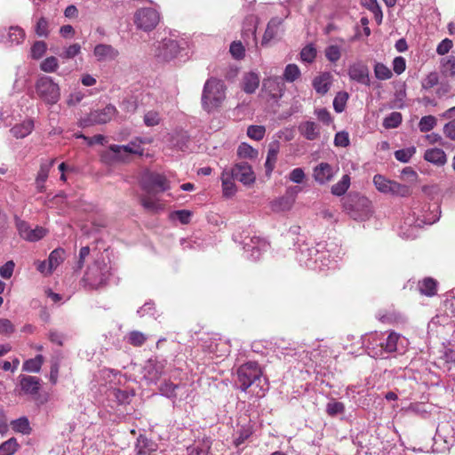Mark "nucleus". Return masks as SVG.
I'll list each match as a JSON object with an SVG mask.
<instances>
[{
    "mask_svg": "<svg viewBox=\"0 0 455 455\" xmlns=\"http://www.w3.org/2000/svg\"><path fill=\"white\" fill-rule=\"evenodd\" d=\"M59 67L58 60L56 57L51 56L42 61L40 65L41 70L46 73L54 72Z\"/></svg>",
    "mask_w": 455,
    "mask_h": 455,
    "instance_id": "nucleus-64",
    "label": "nucleus"
},
{
    "mask_svg": "<svg viewBox=\"0 0 455 455\" xmlns=\"http://www.w3.org/2000/svg\"><path fill=\"white\" fill-rule=\"evenodd\" d=\"M348 76L358 84L366 86L371 84L369 68L363 62L358 61L351 64L348 68Z\"/></svg>",
    "mask_w": 455,
    "mask_h": 455,
    "instance_id": "nucleus-16",
    "label": "nucleus"
},
{
    "mask_svg": "<svg viewBox=\"0 0 455 455\" xmlns=\"http://www.w3.org/2000/svg\"><path fill=\"white\" fill-rule=\"evenodd\" d=\"M243 251L245 257L252 261H256L260 259L262 252L266 251L269 244L265 240L259 236H245L243 240Z\"/></svg>",
    "mask_w": 455,
    "mask_h": 455,
    "instance_id": "nucleus-10",
    "label": "nucleus"
},
{
    "mask_svg": "<svg viewBox=\"0 0 455 455\" xmlns=\"http://www.w3.org/2000/svg\"><path fill=\"white\" fill-rule=\"evenodd\" d=\"M211 445V440L208 437H204L189 445L187 451L188 455H208Z\"/></svg>",
    "mask_w": 455,
    "mask_h": 455,
    "instance_id": "nucleus-34",
    "label": "nucleus"
},
{
    "mask_svg": "<svg viewBox=\"0 0 455 455\" xmlns=\"http://www.w3.org/2000/svg\"><path fill=\"white\" fill-rule=\"evenodd\" d=\"M409 346V340L395 331L384 332L385 355L398 353L403 354Z\"/></svg>",
    "mask_w": 455,
    "mask_h": 455,
    "instance_id": "nucleus-12",
    "label": "nucleus"
},
{
    "mask_svg": "<svg viewBox=\"0 0 455 455\" xmlns=\"http://www.w3.org/2000/svg\"><path fill=\"white\" fill-rule=\"evenodd\" d=\"M116 114V108L112 104H108L101 109L92 111L86 117L81 118L78 122V126L85 128L94 124H104L108 123Z\"/></svg>",
    "mask_w": 455,
    "mask_h": 455,
    "instance_id": "nucleus-8",
    "label": "nucleus"
},
{
    "mask_svg": "<svg viewBox=\"0 0 455 455\" xmlns=\"http://www.w3.org/2000/svg\"><path fill=\"white\" fill-rule=\"evenodd\" d=\"M220 180L223 196L227 198L234 196L236 193L235 179L232 176L228 169L223 170Z\"/></svg>",
    "mask_w": 455,
    "mask_h": 455,
    "instance_id": "nucleus-25",
    "label": "nucleus"
},
{
    "mask_svg": "<svg viewBox=\"0 0 455 455\" xmlns=\"http://www.w3.org/2000/svg\"><path fill=\"white\" fill-rule=\"evenodd\" d=\"M180 52L178 42L172 38L163 39L157 48V56L164 60L175 58Z\"/></svg>",
    "mask_w": 455,
    "mask_h": 455,
    "instance_id": "nucleus-20",
    "label": "nucleus"
},
{
    "mask_svg": "<svg viewBox=\"0 0 455 455\" xmlns=\"http://www.w3.org/2000/svg\"><path fill=\"white\" fill-rule=\"evenodd\" d=\"M335 169L328 163L322 162L313 169V178L320 185H324L332 180L337 173Z\"/></svg>",
    "mask_w": 455,
    "mask_h": 455,
    "instance_id": "nucleus-17",
    "label": "nucleus"
},
{
    "mask_svg": "<svg viewBox=\"0 0 455 455\" xmlns=\"http://www.w3.org/2000/svg\"><path fill=\"white\" fill-rule=\"evenodd\" d=\"M316 57V49L313 44L306 45L300 52V60L303 62L312 63Z\"/></svg>",
    "mask_w": 455,
    "mask_h": 455,
    "instance_id": "nucleus-56",
    "label": "nucleus"
},
{
    "mask_svg": "<svg viewBox=\"0 0 455 455\" xmlns=\"http://www.w3.org/2000/svg\"><path fill=\"white\" fill-rule=\"evenodd\" d=\"M363 343L371 357H385L384 332L369 333L363 337Z\"/></svg>",
    "mask_w": 455,
    "mask_h": 455,
    "instance_id": "nucleus-13",
    "label": "nucleus"
},
{
    "mask_svg": "<svg viewBox=\"0 0 455 455\" xmlns=\"http://www.w3.org/2000/svg\"><path fill=\"white\" fill-rule=\"evenodd\" d=\"M280 150V142L275 140L268 145L267 159L265 162L266 174L270 176L275 167L277 156Z\"/></svg>",
    "mask_w": 455,
    "mask_h": 455,
    "instance_id": "nucleus-27",
    "label": "nucleus"
},
{
    "mask_svg": "<svg viewBox=\"0 0 455 455\" xmlns=\"http://www.w3.org/2000/svg\"><path fill=\"white\" fill-rule=\"evenodd\" d=\"M324 53L326 59L331 63L337 62L341 57L340 48L334 44L326 47Z\"/></svg>",
    "mask_w": 455,
    "mask_h": 455,
    "instance_id": "nucleus-61",
    "label": "nucleus"
},
{
    "mask_svg": "<svg viewBox=\"0 0 455 455\" xmlns=\"http://www.w3.org/2000/svg\"><path fill=\"white\" fill-rule=\"evenodd\" d=\"M439 84V76L436 72H430L427 74L421 82L423 90H429Z\"/></svg>",
    "mask_w": 455,
    "mask_h": 455,
    "instance_id": "nucleus-58",
    "label": "nucleus"
},
{
    "mask_svg": "<svg viewBox=\"0 0 455 455\" xmlns=\"http://www.w3.org/2000/svg\"><path fill=\"white\" fill-rule=\"evenodd\" d=\"M345 411V405L341 402L331 401L326 405V412L333 417Z\"/></svg>",
    "mask_w": 455,
    "mask_h": 455,
    "instance_id": "nucleus-62",
    "label": "nucleus"
},
{
    "mask_svg": "<svg viewBox=\"0 0 455 455\" xmlns=\"http://www.w3.org/2000/svg\"><path fill=\"white\" fill-rule=\"evenodd\" d=\"M440 216L441 209L437 203L416 204L404 217L400 235L407 239H413L417 236L419 228L424 225L435 223Z\"/></svg>",
    "mask_w": 455,
    "mask_h": 455,
    "instance_id": "nucleus-2",
    "label": "nucleus"
},
{
    "mask_svg": "<svg viewBox=\"0 0 455 455\" xmlns=\"http://www.w3.org/2000/svg\"><path fill=\"white\" fill-rule=\"evenodd\" d=\"M19 447L20 445L17 442V439L12 437L1 443L0 455H12L18 451Z\"/></svg>",
    "mask_w": 455,
    "mask_h": 455,
    "instance_id": "nucleus-47",
    "label": "nucleus"
},
{
    "mask_svg": "<svg viewBox=\"0 0 455 455\" xmlns=\"http://www.w3.org/2000/svg\"><path fill=\"white\" fill-rule=\"evenodd\" d=\"M374 76L378 80H388L392 77L391 69L381 62H376L373 68Z\"/></svg>",
    "mask_w": 455,
    "mask_h": 455,
    "instance_id": "nucleus-46",
    "label": "nucleus"
},
{
    "mask_svg": "<svg viewBox=\"0 0 455 455\" xmlns=\"http://www.w3.org/2000/svg\"><path fill=\"white\" fill-rule=\"evenodd\" d=\"M112 395L119 404L129 403L131 398L133 396V393L127 390L115 389L112 392Z\"/></svg>",
    "mask_w": 455,
    "mask_h": 455,
    "instance_id": "nucleus-63",
    "label": "nucleus"
},
{
    "mask_svg": "<svg viewBox=\"0 0 455 455\" xmlns=\"http://www.w3.org/2000/svg\"><path fill=\"white\" fill-rule=\"evenodd\" d=\"M226 85L220 79L211 77L204 83L201 103L202 108L208 113L218 110L226 99Z\"/></svg>",
    "mask_w": 455,
    "mask_h": 455,
    "instance_id": "nucleus-4",
    "label": "nucleus"
},
{
    "mask_svg": "<svg viewBox=\"0 0 455 455\" xmlns=\"http://www.w3.org/2000/svg\"><path fill=\"white\" fill-rule=\"evenodd\" d=\"M93 54L98 61H111L118 57L119 52L110 44H99L94 47Z\"/></svg>",
    "mask_w": 455,
    "mask_h": 455,
    "instance_id": "nucleus-23",
    "label": "nucleus"
},
{
    "mask_svg": "<svg viewBox=\"0 0 455 455\" xmlns=\"http://www.w3.org/2000/svg\"><path fill=\"white\" fill-rule=\"evenodd\" d=\"M346 395L352 400L355 405L361 406L363 403L361 402L360 398H357V395L363 396L364 395V390L363 389H357L356 387L351 386L347 387L346 390Z\"/></svg>",
    "mask_w": 455,
    "mask_h": 455,
    "instance_id": "nucleus-60",
    "label": "nucleus"
},
{
    "mask_svg": "<svg viewBox=\"0 0 455 455\" xmlns=\"http://www.w3.org/2000/svg\"><path fill=\"white\" fill-rule=\"evenodd\" d=\"M266 133V128L262 125H250L247 129V135L254 140H261Z\"/></svg>",
    "mask_w": 455,
    "mask_h": 455,
    "instance_id": "nucleus-59",
    "label": "nucleus"
},
{
    "mask_svg": "<svg viewBox=\"0 0 455 455\" xmlns=\"http://www.w3.org/2000/svg\"><path fill=\"white\" fill-rule=\"evenodd\" d=\"M17 229L20 235L29 242H36L46 235V230L44 228L36 227L35 228H31L29 225L23 220L17 221Z\"/></svg>",
    "mask_w": 455,
    "mask_h": 455,
    "instance_id": "nucleus-18",
    "label": "nucleus"
},
{
    "mask_svg": "<svg viewBox=\"0 0 455 455\" xmlns=\"http://www.w3.org/2000/svg\"><path fill=\"white\" fill-rule=\"evenodd\" d=\"M402 123V115L399 112H392L383 121V126L387 129L396 128Z\"/></svg>",
    "mask_w": 455,
    "mask_h": 455,
    "instance_id": "nucleus-52",
    "label": "nucleus"
},
{
    "mask_svg": "<svg viewBox=\"0 0 455 455\" xmlns=\"http://www.w3.org/2000/svg\"><path fill=\"white\" fill-rule=\"evenodd\" d=\"M294 202L295 201L292 196H285L278 198L273 203V209L278 212L289 211L292 207Z\"/></svg>",
    "mask_w": 455,
    "mask_h": 455,
    "instance_id": "nucleus-48",
    "label": "nucleus"
},
{
    "mask_svg": "<svg viewBox=\"0 0 455 455\" xmlns=\"http://www.w3.org/2000/svg\"><path fill=\"white\" fill-rule=\"evenodd\" d=\"M437 283L431 277H426L418 283L419 291L426 296H434L436 293Z\"/></svg>",
    "mask_w": 455,
    "mask_h": 455,
    "instance_id": "nucleus-41",
    "label": "nucleus"
},
{
    "mask_svg": "<svg viewBox=\"0 0 455 455\" xmlns=\"http://www.w3.org/2000/svg\"><path fill=\"white\" fill-rule=\"evenodd\" d=\"M34 126V121L32 119H27L22 123L14 125L10 132L13 137L17 139H23L32 132Z\"/></svg>",
    "mask_w": 455,
    "mask_h": 455,
    "instance_id": "nucleus-35",
    "label": "nucleus"
},
{
    "mask_svg": "<svg viewBox=\"0 0 455 455\" xmlns=\"http://www.w3.org/2000/svg\"><path fill=\"white\" fill-rule=\"evenodd\" d=\"M54 159L41 163L40 169L36 178V187L38 192H43L44 190V183L48 179L50 170L54 164Z\"/></svg>",
    "mask_w": 455,
    "mask_h": 455,
    "instance_id": "nucleus-30",
    "label": "nucleus"
},
{
    "mask_svg": "<svg viewBox=\"0 0 455 455\" xmlns=\"http://www.w3.org/2000/svg\"><path fill=\"white\" fill-rule=\"evenodd\" d=\"M129 344L134 347H140L147 340V336L139 331H130L126 336Z\"/></svg>",
    "mask_w": 455,
    "mask_h": 455,
    "instance_id": "nucleus-51",
    "label": "nucleus"
},
{
    "mask_svg": "<svg viewBox=\"0 0 455 455\" xmlns=\"http://www.w3.org/2000/svg\"><path fill=\"white\" fill-rule=\"evenodd\" d=\"M253 429L251 425L246 424L241 426L234 435L233 443L235 447H239L252 435Z\"/></svg>",
    "mask_w": 455,
    "mask_h": 455,
    "instance_id": "nucleus-40",
    "label": "nucleus"
},
{
    "mask_svg": "<svg viewBox=\"0 0 455 455\" xmlns=\"http://www.w3.org/2000/svg\"><path fill=\"white\" fill-rule=\"evenodd\" d=\"M299 133L308 140H315L320 137V126L313 121H306L299 125Z\"/></svg>",
    "mask_w": 455,
    "mask_h": 455,
    "instance_id": "nucleus-29",
    "label": "nucleus"
},
{
    "mask_svg": "<svg viewBox=\"0 0 455 455\" xmlns=\"http://www.w3.org/2000/svg\"><path fill=\"white\" fill-rule=\"evenodd\" d=\"M262 91L271 99L277 100L283 96V83L279 77H268L263 81Z\"/></svg>",
    "mask_w": 455,
    "mask_h": 455,
    "instance_id": "nucleus-22",
    "label": "nucleus"
},
{
    "mask_svg": "<svg viewBox=\"0 0 455 455\" xmlns=\"http://www.w3.org/2000/svg\"><path fill=\"white\" fill-rule=\"evenodd\" d=\"M232 176L243 185H251L255 181V174L251 166L246 162L237 163L234 167L228 169Z\"/></svg>",
    "mask_w": 455,
    "mask_h": 455,
    "instance_id": "nucleus-15",
    "label": "nucleus"
},
{
    "mask_svg": "<svg viewBox=\"0 0 455 455\" xmlns=\"http://www.w3.org/2000/svg\"><path fill=\"white\" fill-rule=\"evenodd\" d=\"M159 20L158 12L151 7L140 8L134 14V23L137 28L146 32L153 30L158 24Z\"/></svg>",
    "mask_w": 455,
    "mask_h": 455,
    "instance_id": "nucleus-9",
    "label": "nucleus"
},
{
    "mask_svg": "<svg viewBox=\"0 0 455 455\" xmlns=\"http://www.w3.org/2000/svg\"><path fill=\"white\" fill-rule=\"evenodd\" d=\"M141 185L148 193L153 190L164 192L170 188L166 178L156 172H146L142 177Z\"/></svg>",
    "mask_w": 455,
    "mask_h": 455,
    "instance_id": "nucleus-14",
    "label": "nucleus"
},
{
    "mask_svg": "<svg viewBox=\"0 0 455 455\" xmlns=\"http://www.w3.org/2000/svg\"><path fill=\"white\" fill-rule=\"evenodd\" d=\"M66 257V251L62 248H56L53 250L49 257L48 263L50 265V269H53V271L63 263Z\"/></svg>",
    "mask_w": 455,
    "mask_h": 455,
    "instance_id": "nucleus-43",
    "label": "nucleus"
},
{
    "mask_svg": "<svg viewBox=\"0 0 455 455\" xmlns=\"http://www.w3.org/2000/svg\"><path fill=\"white\" fill-rule=\"evenodd\" d=\"M424 159L436 166H443L447 162V156L442 148H428L424 153Z\"/></svg>",
    "mask_w": 455,
    "mask_h": 455,
    "instance_id": "nucleus-31",
    "label": "nucleus"
},
{
    "mask_svg": "<svg viewBox=\"0 0 455 455\" xmlns=\"http://www.w3.org/2000/svg\"><path fill=\"white\" fill-rule=\"evenodd\" d=\"M436 436L447 444L455 439V426L451 421H443L436 427Z\"/></svg>",
    "mask_w": 455,
    "mask_h": 455,
    "instance_id": "nucleus-26",
    "label": "nucleus"
},
{
    "mask_svg": "<svg viewBox=\"0 0 455 455\" xmlns=\"http://www.w3.org/2000/svg\"><path fill=\"white\" fill-rule=\"evenodd\" d=\"M300 76V70L296 64H288L284 69L283 78L287 82H294Z\"/></svg>",
    "mask_w": 455,
    "mask_h": 455,
    "instance_id": "nucleus-57",
    "label": "nucleus"
},
{
    "mask_svg": "<svg viewBox=\"0 0 455 455\" xmlns=\"http://www.w3.org/2000/svg\"><path fill=\"white\" fill-rule=\"evenodd\" d=\"M12 428L16 433L22 435H29L31 433V427L29 420L27 417H20L11 422Z\"/></svg>",
    "mask_w": 455,
    "mask_h": 455,
    "instance_id": "nucleus-44",
    "label": "nucleus"
},
{
    "mask_svg": "<svg viewBox=\"0 0 455 455\" xmlns=\"http://www.w3.org/2000/svg\"><path fill=\"white\" fill-rule=\"evenodd\" d=\"M387 195L395 196L407 197L411 194V188L408 185L391 180L387 188Z\"/></svg>",
    "mask_w": 455,
    "mask_h": 455,
    "instance_id": "nucleus-39",
    "label": "nucleus"
},
{
    "mask_svg": "<svg viewBox=\"0 0 455 455\" xmlns=\"http://www.w3.org/2000/svg\"><path fill=\"white\" fill-rule=\"evenodd\" d=\"M348 100V93L346 92H339L336 94L333 100V108L337 113L344 111L347 101Z\"/></svg>",
    "mask_w": 455,
    "mask_h": 455,
    "instance_id": "nucleus-53",
    "label": "nucleus"
},
{
    "mask_svg": "<svg viewBox=\"0 0 455 455\" xmlns=\"http://www.w3.org/2000/svg\"><path fill=\"white\" fill-rule=\"evenodd\" d=\"M165 359H159L157 357L148 359L142 368L143 379L148 384H156L162 375L165 373Z\"/></svg>",
    "mask_w": 455,
    "mask_h": 455,
    "instance_id": "nucleus-11",
    "label": "nucleus"
},
{
    "mask_svg": "<svg viewBox=\"0 0 455 455\" xmlns=\"http://www.w3.org/2000/svg\"><path fill=\"white\" fill-rule=\"evenodd\" d=\"M344 211L355 220L364 221L372 214L371 201L359 194H349L343 199Z\"/></svg>",
    "mask_w": 455,
    "mask_h": 455,
    "instance_id": "nucleus-5",
    "label": "nucleus"
},
{
    "mask_svg": "<svg viewBox=\"0 0 455 455\" xmlns=\"http://www.w3.org/2000/svg\"><path fill=\"white\" fill-rule=\"evenodd\" d=\"M440 72L443 76H455V55L451 54L440 60Z\"/></svg>",
    "mask_w": 455,
    "mask_h": 455,
    "instance_id": "nucleus-36",
    "label": "nucleus"
},
{
    "mask_svg": "<svg viewBox=\"0 0 455 455\" xmlns=\"http://www.w3.org/2000/svg\"><path fill=\"white\" fill-rule=\"evenodd\" d=\"M25 39L24 30L18 27H11L8 30H0V43L12 46L21 44Z\"/></svg>",
    "mask_w": 455,
    "mask_h": 455,
    "instance_id": "nucleus-19",
    "label": "nucleus"
},
{
    "mask_svg": "<svg viewBox=\"0 0 455 455\" xmlns=\"http://www.w3.org/2000/svg\"><path fill=\"white\" fill-rule=\"evenodd\" d=\"M44 361V356L37 355L35 358L26 360L23 363L22 370L28 372H39Z\"/></svg>",
    "mask_w": 455,
    "mask_h": 455,
    "instance_id": "nucleus-45",
    "label": "nucleus"
},
{
    "mask_svg": "<svg viewBox=\"0 0 455 455\" xmlns=\"http://www.w3.org/2000/svg\"><path fill=\"white\" fill-rule=\"evenodd\" d=\"M416 153L414 146L395 151V157L401 163H408Z\"/></svg>",
    "mask_w": 455,
    "mask_h": 455,
    "instance_id": "nucleus-50",
    "label": "nucleus"
},
{
    "mask_svg": "<svg viewBox=\"0 0 455 455\" xmlns=\"http://www.w3.org/2000/svg\"><path fill=\"white\" fill-rule=\"evenodd\" d=\"M21 390L28 395H36L40 389V379L35 376H20Z\"/></svg>",
    "mask_w": 455,
    "mask_h": 455,
    "instance_id": "nucleus-32",
    "label": "nucleus"
},
{
    "mask_svg": "<svg viewBox=\"0 0 455 455\" xmlns=\"http://www.w3.org/2000/svg\"><path fill=\"white\" fill-rule=\"evenodd\" d=\"M136 455H158V445L143 435H140L136 443Z\"/></svg>",
    "mask_w": 455,
    "mask_h": 455,
    "instance_id": "nucleus-24",
    "label": "nucleus"
},
{
    "mask_svg": "<svg viewBox=\"0 0 455 455\" xmlns=\"http://www.w3.org/2000/svg\"><path fill=\"white\" fill-rule=\"evenodd\" d=\"M390 181L391 180L381 174H376L373 177V184L376 189L382 194H386L387 191H388L387 188L389 187Z\"/></svg>",
    "mask_w": 455,
    "mask_h": 455,
    "instance_id": "nucleus-55",
    "label": "nucleus"
},
{
    "mask_svg": "<svg viewBox=\"0 0 455 455\" xmlns=\"http://www.w3.org/2000/svg\"><path fill=\"white\" fill-rule=\"evenodd\" d=\"M209 353L216 357H223L229 354V345L222 340H212L208 345Z\"/></svg>",
    "mask_w": 455,
    "mask_h": 455,
    "instance_id": "nucleus-37",
    "label": "nucleus"
},
{
    "mask_svg": "<svg viewBox=\"0 0 455 455\" xmlns=\"http://www.w3.org/2000/svg\"><path fill=\"white\" fill-rule=\"evenodd\" d=\"M112 275L111 266L104 259H94L89 264L80 280V284L86 290L93 291L106 287Z\"/></svg>",
    "mask_w": 455,
    "mask_h": 455,
    "instance_id": "nucleus-3",
    "label": "nucleus"
},
{
    "mask_svg": "<svg viewBox=\"0 0 455 455\" xmlns=\"http://www.w3.org/2000/svg\"><path fill=\"white\" fill-rule=\"evenodd\" d=\"M35 87L37 96L47 105H55L60 99V88L50 76L38 77Z\"/></svg>",
    "mask_w": 455,
    "mask_h": 455,
    "instance_id": "nucleus-6",
    "label": "nucleus"
},
{
    "mask_svg": "<svg viewBox=\"0 0 455 455\" xmlns=\"http://www.w3.org/2000/svg\"><path fill=\"white\" fill-rule=\"evenodd\" d=\"M437 120L434 116H425L421 117L419 123V129L421 132H427L434 129Z\"/></svg>",
    "mask_w": 455,
    "mask_h": 455,
    "instance_id": "nucleus-54",
    "label": "nucleus"
},
{
    "mask_svg": "<svg viewBox=\"0 0 455 455\" xmlns=\"http://www.w3.org/2000/svg\"><path fill=\"white\" fill-rule=\"evenodd\" d=\"M296 259L307 268L323 271L325 268H333L337 259L342 255L340 246L335 242L315 243L299 235L294 244Z\"/></svg>",
    "mask_w": 455,
    "mask_h": 455,
    "instance_id": "nucleus-1",
    "label": "nucleus"
},
{
    "mask_svg": "<svg viewBox=\"0 0 455 455\" xmlns=\"http://www.w3.org/2000/svg\"><path fill=\"white\" fill-rule=\"evenodd\" d=\"M261 371L258 363L249 362L241 365L237 370V379L240 383V388L246 391L251 385L260 383Z\"/></svg>",
    "mask_w": 455,
    "mask_h": 455,
    "instance_id": "nucleus-7",
    "label": "nucleus"
},
{
    "mask_svg": "<svg viewBox=\"0 0 455 455\" xmlns=\"http://www.w3.org/2000/svg\"><path fill=\"white\" fill-rule=\"evenodd\" d=\"M350 176L349 174H344L340 180L331 186V192L333 196H343L350 187Z\"/></svg>",
    "mask_w": 455,
    "mask_h": 455,
    "instance_id": "nucleus-42",
    "label": "nucleus"
},
{
    "mask_svg": "<svg viewBox=\"0 0 455 455\" xmlns=\"http://www.w3.org/2000/svg\"><path fill=\"white\" fill-rule=\"evenodd\" d=\"M259 76L256 72L246 73L242 80V89L248 94L254 93L259 85Z\"/></svg>",
    "mask_w": 455,
    "mask_h": 455,
    "instance_id": "nucleus-33",
    "label": "nucleus"
},
{
    "mask_svg": "<svg viewBox=\"0 0 455 455\" xmlns=\"http://www.w3.org/2000/svg\"><path fill=\"white\" fill-rule=\"evenodd\" d=\"M331 82V74L330 72H323L314 78L312 84L318 94L324 95L330 90Z\"/></svg>",
    "mask_w": 455,
    "mask_h": 455,
    "instance_id": "nucleus-28",
    "label": "nucleus"
},
{
    "mask_svg": "<svg viewBox=\"0 0 455 455\" xmlns=\"http://www.w3.org/2000/svg\"><path fill=\"white\" fill-rule=\"evenodd\" d=\"M280 24L281 20L278 18H273L270 20L263 35L261 41L262 45H267L272 39L275 37Z\"/></svg>",
    "mask_w": 455,
    "mask_h": 455,
    "instance_id": "nucleus-38",
    "label": "nucleus"
},
{
    "mask_svg": "<svg viewBox=\"0 0 455 455\" xmlns=\"http://www.w3.org/2000/svg\"><path fill=\"white\" fill-rule=\"evenodd\" d=\"M237 155L241 158L255 159L258 151L247 143H241L237 148Z\"/></svg>",
    "mask_w": 455,
    "mask_h": 455,
    "instance_id": "nucleus-49",
    "label": "nucleus"
},
{
    "mask_svg": "<svg viewBox=\"0 0 455 455\" xmlns=\"http://www.w3.org/2000/svg\"><path fill=\"white\" fill-rule=\"evenodd\" d=\"M150 142L151 140L149 139L135 138L127 145H110L109 149H115L118 153L127 152L130 155L142 156L144 154L142 144Z\"/></svg>",
    "mask_w": 455,
    "mask_h": 455,
    "instance_id": "nucleus-21",
    "label": "nucleus"
}]
</instances>
